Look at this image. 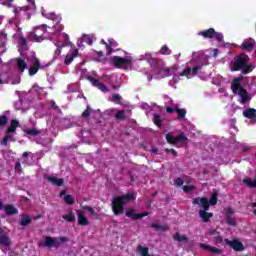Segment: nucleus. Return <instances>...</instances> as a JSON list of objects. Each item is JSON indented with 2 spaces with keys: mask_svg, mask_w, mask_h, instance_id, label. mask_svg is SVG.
I'll return each instance as SVG.
<instances>
[{
  "mask_svg": "<svg viewBox=\"0 0 256 256\" xmlns=\"http://www.w3.org/2000/svg\"><path fill=\"white\" fill-rule=\"evenodd\" d=\"M247 63H249V56L247 54H240L230 63V69L233 72L241 71L242 75H249V73L253 72L255 66Z\"/></svg>",
  "mask_w": 256,
  "mask_h": 256,
  "instance_id": "obj_1",
  "label": "nucleus"
},
{
  "mask_svg": "<svg viewBox=\"0 0 256 256\" xmlns=\"http://www.w3.org/2000/svg\"><path fill=\"white\" fill-rule=\"evenodd\" d=\"M135 199V193H127L126 195L116 196L112 200V211L114 215L119 216L125 213L126 201H133Z\"/></svg>",
  "mask_w": 256,
  "mask_h": 256,
  "instance_id": "obj_2",
  "label": "nucleus"
},
{
  "mask_svg": "<svg viewBox=\"0 0 256 256\" xmlns=\"http://www.w3.org/2000/svg\"><path fill=\"white\" fill-rule=\"evenodd\" d=\"M241 81H243L241 77L234 78L231 83V91L234 95H238L241 98L240 103L245 105L249 101V92L241 86Z\"/></svg>",
  "mask_w": 256,
  "mask_h": 256,
  "instance_id": "obj_3",
  "label": "nucleus"
},
{
  "mask_svg": "<svg viewBox=\"0 0 256 256\" xmlns=\"http://www.w3.org/2000/svg\"><path fill=\"white\" fill-rule=\"evenodd\" d=\"M69 241V238L63 236V237H51L46 236L44 238V242L40 244L42 247H55V249H58V247L61 246V243H67Z\"/></svg>",
  "mask_w": 256,
  "mask_h": 256,
  "instance_id": "obj_4",
  "label": "nucleus"
},
{
  "mask_svg": "<svg viewBox=\"0 0 256 256\" xmlns=\"http://www.w3.org/2000/svg\"><path fill=\"white\" fill-rule=\"evenodd\" d=\"M11 238L9 237V233L3 228L0 227V249L3 253H7L11 248Z\"/></svg>",
  "mask_w": 256,
  "mask_h": 256,
  "instance_id": "obj_5",
  "label": "nucleus"
},
{
  "mask_svg": "<svg viewBox=\"0 0 256 256\" xmlns=\"http://www.w3.org/2000/svg\"><path fill=\"white\" fill-rule=\"evenodd\" d=\"M198 35H200V37H203L204 39H216L218 43H221V41H223V33L217 32L213 28L200 31L198 32Z\"/></svg>",
  "mask_w": 256,
  "mask_h": 256,
  "instance_id": "obj_6",
  "label": "nucleus"
},
{
  "mask_svg": "<svg viewBox=\"0 0 256 256\" xmlns=\"http://www.w3.org/2000/svg\"><path fill=\"white\" fill-rule=\"evenodd\" d=\"M131 63H133V59L131 58H121L119 56L112 58V65L116 67V69H127V65H131Z\"/></svg>",
  "mask_w": 256,
  "mask_h": 256,
  "instance_id": "obj_7",
  "label": "nucleus"
},
{
  "mask_svg": "<svg viewBox=\"0 0 256 256\" xmlns=\"http://www.w3.org/2000/svg\"><path fill=\"white\" fill-rule=\"evenodd\" d=\"M30 68H29V75L30 77H33V75H37L40 69H43L41 67V61H39V58L37 57H31L29 58Z\"/></svg>",
  "mask_w": 256,
  "mask_h": 256,
  "instance_id": "obj_8",
  "label": "nucleus"
},
{
  "mask_svg": "<svg viewBox=\"0 0 256 256\" xmlns=\"http://www.w3.org/2000/svg\"><path fill=\"white\" fill-rule=\"evenodd\" d=\"M165 137L169 145H177L178 143H181V141H187V136L183 133L178 136H173L171 133H167Z\"/></svg>",
  "mask_w": 256,
  "mask_h": 256,
  "instance_id": "obj_9",
  "label": "nucleus"
},
{
  "mask_svg": "<svg viewBox=\"0 0 256 256\" xmlns=\"http://www.w3.org/2000/svg\"><path fill=\"white\" fill-rule=\"evenodd\" d=\"M4 209V213L8 216L11 217L12 215H19V209L15 207L13 204H6L5 206L3 203L0 201V211Z\"/></svg>",
  "mask_w": 256,
  "mask_h": 256,
  "instance_id": "obj_10",
  "label": "nucleus"
},
{
  "mask_svg": "<svg viewBox=\"0 0 256 256\" xmlns=\"http://www.w3.org/2000/svg\"><path fill=\"white\" fill-rule=\"evenodd\" d=\"M86 79L93 85V87H96L102 93H109V88L105 86L102 82H100L98 79L94 78L93 76H86Z\"/></svg>",
  "mask_w": 256,
  "mask_h": 256,
  "instance_id": "obj_11",
  "label": "nucleus"
},
{
  "mask_svg": "<svg viewBox=\"0 0 256 256\" xmlns=\"http://www.w3.org/2000/svg\"><path fill=\"white\" fill-rule=\"evenodd\" d=\"M224 243L226 245H229V247H231V249H233L234 251H245V246H243V243L237 239L234 240H229V239H225Z\"/></svg>",
  "mask_w": 256,
  "mask_h": 256,
  "instance_id": "obj_12",
  "label": "nucleus"
},
{
  "mask_svg": "<svg viewBox=\"0 0 256 256\" xmlns=\"http://www.w3.org/2000/svg\"><path fill=\"white\" fill-rule=\"evenodd\" d=\"M192 203L194 205H200V207H202V211H209V207H210V204H209V199H207L206 197H202V198H194L192 200Z\"/></svg>",
  "mask_w": 256,
  "mask_h": 256,
  "instance_id": "obj_13",
  "label": "nucleus"
},
{
  "mask_svg": "<svg viewBox=\"0 0 256 256\" xmlns=\"http://www.w3.org/2000/svg\"><path fill=\"white\" fill-rule=\"evenodd\" d=\"M243 117L246 119H250V123L255 125L256 123V109L255 108H247L243 111Z\"/></svg>",
  "mask_w": 256,
  "mask_h": 256,
  "instance_id": "obj_14",
  "label": "nucleus"
},
{
  "mask_svg": "<svg viewBox=\"0 0 256 256\" xmlns=\"http://www.w3.org/2000/svg\"><path fill=\"white\" fill-rule=\"evenodd\" d=\"M133 209H129L126 211V217H131V219H133V221H139L140 219H142L143 217H147V215H149V212H143V213H133Z\"/></svg>",
  "mask_w": 256,
  "mask_h": 256,
  "instance_id": "obj_15",
  "label": "nucleus"
},
{
  "mask_svg": "<svg viewBox=\"0 0 256 256\" xmlns=\"http://www.w3.org/2000/svg\"><path fill=\"white\" fill-rule=\"evenodd\" d=\"M119 47V44L115 39H108V44H106V55H111L113 53V49Z\"/></svg>",
  "mask_w": 256,
  "mask_h": 256,
  "instance_id": "obj_16",
  "label": "nucleus"
},
{
  "mask_svg": "<svg viewBox=\"0 0 256 256\" xmlns=\"http://www.w3.org/2000/svg\"><path fill=\"white\" fill-rule=\"evenodd\" d=\"M79 55V50L75 49L71 53H68L64 60V65H71L73 63V59Z\"/></svg>",
  "mask_w": 256,
  "mask_h": 256,
  "instance_id": "obj_17",
  "label": "nucleus"
},
{
  "mask_svg": "<svg viewBox=\"0 0 256 256\" xmlns=\"http://www.w3.org/2000/svg\"><path fill=\"white\" fill-rule=\"evenodd\" d=\"M78 225L82 227H87L89 225V220L85 217V212L83 210L78 211Z\"/></svg>",
  "mask_w": 256,
  "mask_h": 256,
  "instance_id": "obj_18",
  "label": "nucleus"
},
{
  "mask_svg": "<svg viewBox=\"0 0 256 256\" xmlns=\"http://www.w3.org/2000/svg\"><path fill=\"white\" fill-rule=\"evenodd\" d=\"M46 179L49 183H52V185H55L56 187H63L64 180L63 178H57L53 176H46Z\"/></svg>",
  "mask_w": 256,
  "mask_h": 256,
  "instance_id": "obj_19",
  "label": "nucleus"
},
{
  "mask_svg": "<svg viewBox=\"0 0 256 256\" xmlns=\"http://www.w3.org/2000/svg\"><path fill=\"white\" fill-rule=\"evenodd\" d=\"M207 211L209 210H199V217L202 219L203 223H209V220L213 217V213Z\"/></svg>",
  "mask_w": 256,
  "mask_h": 256,
  "instance_id": "obj_20",
  "label": "nucleus"
},
{
  "mask_svg": "<svg viewBox=\"0 0 256 256\" xmlns=\"http://www.w3.org/2000/svg\"><path fill=\"white\" fill-rule=\"evenodd\" d=\"M200 247H202V249H205V251H210L211 253H214L215 255H221V253H223V250L215 246H209V245L200 243Z\"/></svg>",
  "mask_w": 256,
  "mask_h": 256,
  "instance_id": "obj_21",
  "label": "nucleus"
},
{
  "mask_svg": "<svg viewBox=\"0 0 256 256\" xmlns=\"http://www.w3.org/2000/svg\"><path fill=\"white\" fill-rule=\"evenodd\" d=\"M19 122L17 121V119H12L10 121V126L6 129L5 133L6 135H9L11 133H15V131H17V127H19Z\"/></svg>",
  "mask_w": 256,
  "mask_h": 256,
  "instance_id": "obj_22",
  "label": "nucleus"
},
{
  "mask_svg": "<svg viewBox=\"0 0 256 256\" xmlns=\"http://www.w3.org/2000/svg\"><path fill=\"white\" fill-rule=\"evenodd\" d=\"M240 47L243 51H253L255 49V41H244Z\"/></svg>",
  "mask_w": 256,
  "mask_h": 256,
  "instance_id": "obj_23",
  "label": "nucleus"
},
{
  "mask_svg": "<svg viewBox=\"0 0 256 256\" xmlns=\"http://www.w3.org/2000/svg\"><path fill=\"white\" fill-rule=\"evenodd\" d=\"M31 221H33V219L30 218L29 215L22 214L19 225H21V227H27V225H31Z\"/></svg>",
  "mask_w": 256,
  "mask_h": 256,
  "instance_id": "obj_24",
  "label": "nucleus"
},
{
  "mask_svg": "<svg viewBox=\"0 0 256 256\" xmlns=\"http://www.w3.org/2000/svg\"><path fill=\"white\" fill-rule=\"evenodd\" d=\"M16 66L18 67V71L20 73H23L27 69V62H25V60H23L22 58H17Z\"/></svg>",
  "mask_w": 256,
  "mask_h": 256,
  "instance_id": "obj_25",
  "label": "nucleus"
},
{
  "mask_svg": "<svg viewBox=\"0 0 256 256\" xmlns=\"http://www.w3.org/2000/svg\"><path fill=\"white\" fill-rule=\"evenodd\" d=\"M9 141H11L12 143H15V137H13V135L11 134H6L1 141V145H4V147H7V145L9 144Z\"/></svg>",
  "mask_w": 256,
  "mask_h": 256,
  "instance_id": "obj_26",
  "label": "nucleus"
},
{
  "mask_svg": "<svg viewBox=\"0 0 256 256\" xmlns=\"http://www.w3.org/2000/svg\"><path fill=\"white\" fill-rule=\"evenodd\" d=\"M62 218L68 223H73L75 222V212L70 211L68 214L63 215Z\"/></svg>",
  "mask_w": 256,
  "mask_h": 256,
  "instance_id": "obj_27",
  "label": "nucleus"
},
{
  "mask_svg": "<svg viewBox=\"0 0 256 256\" xmlns=\"http://www.w3.org/2000/svg\"><path fill=\"white\" fill-rule=\"evenodd\" d=\"M153 123L156 125V127H163V120L161 119V115L159 114H154L153 115Z\"/></svg>",
  "mask_w": 256,
  "mask_h": 256,
  "instance_id": "obj_28",
  "label": "nucleus"
},
{
  "mask_svg": "<svg viewBox=\"0 0 256 256\" xmlns=\"http://www.w3.org/2000/svg\"><path fill=\"white\" fill-rule=\"evenodd\" d=\"M24 133H26V135H31V137H37V135H41V131L33 128V129H25Z\"/></svg>",
  "mask_w": 256,
  "mask_h": 256,
  "instance_id": "obj_29",
  "label": "nucleus"
},
{
  "mask_svg": "<svg viewBox=\"0 0 256 256\" xmlns=\"http://www.w3.org/2000/svg\"><path fill=\"white\" fill-rule=\"evenodd\" d=\"M115 119L118 121H125L127 119V116L125 115V110H118L115 114Z\"/></svg>",
  "mask_w": 256,
  "mask_h": 256,
  "instance_id": "obj_30",
  "label": "nucleus"
},
{
  "mask_svg": "<svg viewBox=\"0 0 256 256\" xmlns=\"http://www.w3.org/2000/svg\"><path fill=\"white\" fill-rule=\"evenodd\" d=\"M55 45L57 47V49L55 50V57H59V55H61L63 47L67 46V42H64L62 44L56 43Z\"/></svg>",
  "mask_w": 256,
  "mask_h": 256,
  "instance_id": "obj_31",
  "label": "nucleus"
},
{
  "mask_svg": "<svg viewBox=\"0 0 256 256\" xmlns=\"http://www.w3.org/2000/svg\"><path fill=\"white\" fill-rule=\"evenodd\" d=\"M174 241H178V243H182V241H189L187 236H181L179 232L174 234Z\"/></svg>",
  "mask_w": 256,
  "mask_h": 256,
  "instance_id": "obj_32",
  "label": "nucleus"
},
{
  "mask_svg": "<svg viewBox=\"0 0 256 256\" xmlns=\"http://www.w3.org/2000/svg\"><path fill=\"white\" fill-rule=\"evenodd\" d=\"M137 251L138 253H140L141 256H151L149 255V248L147 247L138 246Z\"/></svg>",
  "mask_w": 256,
  "mask_h": 256,
  "instance_id": "obj_33",
  "label": "nucleus"
},
{
  "mask_svg": "<svg viewBox=\"0 0 256 256\" xmlns=\"http://www.w3.org/2000/svg\"><path fill=\"white\" fill-rule=\"evenodd\" d=\"M64 201L66 205H75V198L71 194H67L64 196Z\"/></svg>",
  "mask_w": 256,
  "mask_h": 256,
  "instance_id": "obj_34",
  "label": "nucleus"
},
{
  "mask_svg": "<svg viewBox=\"0 0 256 256\" xmlns=\"http://www.w3.org/2000/svg\"><path fill=\"white\" fill-rule=\"evenodd\" d=\"M176 113L178 115V119H185V116L187 115V110L183 108H176Z\"/></svg>",
  "mask_w": 256,
  "mask_h": 256,
  "instance_id": "obj_35",
  "label": "nucleus"
},
{
  "mask_svg": "<svg viewBox=\"0 0 256 256\" xmlns=\"http://www.w3.org/2000/svg\"><path fill=\"white\" fill-rule=\"evenodd\" d=\"M123 98L121 97V95H119V94H113L112 95V98H111V101H112V103H116V105H119V103H121V100H122Z\"/></svg>",
  "mask_w": 256,
  "mask_h": 256,
  "instance_id": "obj_36",
  "label": "nucleus"
},
{
  "mask_svg": "<svg viewBox=\"0 0 256 256\" xmlns=\"http://www.w3.org/2000/svg\"><path fill=\"white\" fill-rule=\"evenodd\" d=\"M226 223L231 227H235V225H237V222L235 221V218H233V216H226Z\"/></svg>",
  "mask_w": 256,
  "mask_h": 256,
  "instance_id": "obj_37",
  "label": "nucleus"
},
{
  "mask_svg": "<svg viewBox=\"0 0 256 256\" xmlns=\"http://www.w3.org/2000/svg\"><path fill=\"white\" fill-rule=\"evenodd\" d=\"M83 119H90L91 118V107L87 106L85 111L82 113Z\"/></svg>",
  "mask_w": 256,
  "mask_h": 256,
  "instance_id": "obj_38",
  "label": "nucleus"
},
{
  "mask_svg": "<svg viewBox=\"0 0 256 256\" xmlns=\"http://www.w3.org/2000/svg\"><path fill=\"white\" fill-rule=\"evenodd\" d=\"M7 123H9V118L7 117V115H1L0 116V127H5V125H7Z\"/></svg>",
  "mask_w": 256,
  "mask_h": 256,
  "instance_id": "obj_39",
  "label": "nucleus"
},
{
  "mask_svg": "<svg viewBox=\"0 0 256 256\" xmlns=\"http://www.w3.org/2000/svg\"><path fill=\"white\" fill-rule=\"evenodd\" d=\"M162 77H171V68H165L159 72Z\"/></svg>",
  "mask_w": 256,
  "mask_h": 256,
  "instance_id": "obj_40",
  "label": "nucleus"
},
{
  "mask_svg": "<svg viewBox=\"0 0 256 256\" xmlns=\"http://www.w3.org/2000/svg\"><path fill=\"white\" fill-rule=\"evenodd\" d=\"M161 55H171V50H169V47L167 45L162 46L160 49Z\"/></svg>",
  "mask_w": 256,
  "mask_h": 256,
  "instance_id": "obj_41",
  "label": "nucleus"
},
{
  "mask_svg": "<svg viewBox=\"0 0 256 256\" xmlns=\"http://www.w3.org/2000/svg\"><path fill=\"white\" fill-rule=\"evenodd\" d=\"M218 197L217 193L212 194L210 197V201H208L209 205H217Z\"/></svg>",
  "mask_w": 256,
  "mask_h": 256,
  "instance_id": "obj_42",
  "label": "nucleus"
},
{
  "mask_svg": "<svg viewBox=\"0 0 256 256\" xmlns=\"http://www.w3.org/2000/svg\"><path fill=\"white\" fill-rule=\"evenodd\" d=\"M196 189L197 188L195 186H189V185L183 186L184 193H191V191H195Z\"/></svg>",
  "mask_w": 256,
  "mask_h": 256,
  "instance_id": "obj_43",
  "label": "nucleus"
},
{
  "mask_svg": "<svg viewBox=\"0 0 256 256\" xmlns=\"http://www.w3.org/2000/svg\"><path fill=\"white\" fill-rule=\"evenodd\" d=\"M151 227H152V229H155V231H165L164 226L157 224V223H152Z\"/></svg>",
  "mask_w": 256,
  "mask_h": 256,
  "instance_id": "obj_44",
  "label": "nucleus"
},
{
  "mask_svg": "<svg viewBox=\"0 0 256 256\" xmlns=\"http://www.w3.org/2000/svg\"><path fill=\"white\" fill-rule=\"evenodd\" d=\"M191 75V67H187L180 73V77H187Z\"/></svg>",
  "mask_w": 256,
  "mask_h": 256,
  "instance_id": "obj_45",
  "label": "nucleus"
},
{
  "mask_svg": "<svg viewBox=\"0 0 256 256\" xmlns=\"http://www.w3.org/2000/svg\"><path fill=\"white\" fill-rule=\"evenodd\" d=\"M82 209H84V211H88V213H90V215H97V213L91 206H83Z\"/></svg>",
  "mask_w": 256,
  "mask_h": 256,
  "instance_id": "obj_46",
  "label": "nucleus"
},
{
  "mask_svg": "<svg viewBox=\"0 0 256 256\" xmlns=\"http://www.w3.org/2000/svg\"><path fill=\"white\" fill-rule=\"evenodd\" d=\"M202 68H203V66H194V67L191 69L192 75H193V76L198 75V74H199V71H201Z\"/></svg>",
  "mask_w": 256,
  "mask_h": 256,
  "instance_id": "obj_47",
  "label": "nucleus"
},
{
  "mask_svg": "<svg viewBox=\"0 0 256 256\" xmlns=\"http://www.w3.org/2000/svg\"><path fill=\"white\" fill-rule=\"evenodd\" d=\"M16 173H23V168L21 167V162L17 161L15 163V167H14Z\"/></svg>",
  "mask_w": 256,
  "mask_h": 256,
  "instance_id": "obj_48",
  "label": "nucleus"
},
{
  "mask_svg": "<svg viewBox=\"0 0 256 256\" xmlns=\"http://www.w3.org/2000/svg\"><path fill=\"white\" fill-rule=\"evenodd\" d=\"M164 151H165V153H171L172 155H173V157H177V151L175 150V149H173V148H165L164 149Z\"/></svg>",
  "mask_w": 256,
  "mask_h": 256,
  "instance_id": "obj_49",
  "label": "nucleus"
},
{
  "mask_svg": "<svg viewBox=\"0 0 256 256\" xmlns=\"http://www.w3.org/2000/svg\"><path fill=\"white\" fill-rule=\"evenodd\" d=\"M243 181L248 187H253V180H251V178H245Z\"/></svg>",
  "mask_w": 256,
  "mask_h": 256,
  "instance_id": "obj_50",
  "label": "nucleus"
},
{
  "mask_svg": "<svg viewBox=\"0 0 256 256\" xmlns=\"http://www.w3.org/2000/svg\"><path fill=\"white\" fill-rule=\"evenodd\" d=\"M215 243H223V236L217 235L214 237Z\"/></svg>",
  "mask_w": 256,
  "mask_h": 256,
  "instance_id": "obj_51",
  "label": "nucleus"
},
{
  "mask_svg": "<svg viewBox=\"0 0 256 256\" xmlns=\"http://www.w3.org/2000/svg\"><path fill=\"white\" fill-rule=\"evenodd\" d=\"M175 185L177 186V187H182V185H183V179H181V178H176V180H175Z\"/></svg>",
  "mask_w": 256,
  "mask_h": 256,
  "instance_id": "obj_52",
  "label": "nucleus"
},
{
  "mask_svg": "<svg viewBox=\"0 0 256 256\" xmlns=\"http://www.w3.org/2000/svg\"><path fill=\"white\" fill-rule=\"evenodd\" d=\"M233 208H231V207H228L227 209H226V217H232V215H233Z\"/></svg>",
  "mask_w": 256,
  "mask_h": 256,
  "instance_id": "obj_53",
  "label": "nucleus"
},
{
  "mask_svg": "<svg viewBox=\"0 0 256 256\" xmlns=\"http://www.w3.org/2000/svg\"><path fill=\"white\" fill-rule=\"evenodd\" d=\"M34 39L37 43H41L43 41V37L37 35V34H34Z\"/></svg>",
  "mask_w": 256,
  "mask_h": 256,
  "instance_id": "obj_54",
  "label": "nucleus"
},
{
  "mask_svg": "<svg viewBox=\"0 0 256 256\" xmlns=\"http://www.w3.org/2000/svg\"><path fill=\"white\" fill-rule=\"evenodd\" d=\"M176 112V108L174 109V108H172L171 106H168L167 108H166V113H175Z\"/></svg>",
  "mask_w": 256,
  "mask_h": 256,
  "instance_id": "obj_55",
  "label": "nucleus"
},
{
  "mask_svg": "<svg viewBox=\"0 0 256 256\" xmlns=\"http://www.w3.org/2000/svg\"><path fill=\"white\" fill-rule=\"evenodd\" d=\"M20 45H22V47H24V45H27V39H25L24 37H20Z\"/></svg>",
  "mask_w": 256,
  "mask_h": 256,
  "instance_id": "obj_56",
  "label": "nucleus"
},
{
  "mask_svg": "<svg viewBox=\"0 0 256 256\" xmlns=\"http://www.w3.org/2000/svg\"><path fill=\"white\" fill-rule=\"evenodd\" d=\"M158 152H159V148L158 147H154V148L151 149V153L153 155H157Z\"/></svg>",
  "mask_w": 256,
  "mask_h": 256,
  "instance_id": "obj_57",
  "label": "nucleus"
},
{
  "mask_svg": "<svg viewBox=\"0 0 256 256\" xmlns=\"http://www.w3.org/2000/svg\"><path fill=\"white\" fill-rule=\"evenodd\" d=\"M100 43L101 45H105L106 48H107V45H109V42H106L105 39H102Z\"/></svg>",
  "mask_w": 256,
  "mask_h": 256,
  "instance_id": "obj_58",
  "label": "nucleus"
},
{
  "mask_svg": "<svg viewBox=\"0 0 256 256\" xmlns=\"http://www.w3.org/2000/svg\"><path fill=\"white\" fill-rule=\"evenodd\" d=\"M210 235H219V232L217 230L210 231Z\"/></svg>",
  "mask_w": 256,
  "mask_h": 256,
  "instance_id": "obj_59",
  "label": "nucleus"
},
{
  "mask_svg": "<svg viewBox=\"0 0 256 256\" xmlns=\"http://www.w3.org/2000/svg\"><path fill=\"white\" fill-rule=\"evenodd\" d=\"M88 45H93V38L88 37Z\"/></svg>",
  "mask_w": 256,
  "mask_h": 256,
  "instance_id": "obj_60",
  "label": "nucleus"
},
{
  "mask_svg": "<svg viewBox=\"0 0 256 256\" xmlns=\"http://www.w3.org/2000/svg\"><path fill=\"white\" fill-rule=\"evenodd\" d=\"M97 55H98V57H103L104 53H103V51H98Z\"/></svg>",
  "mask_w": 256,
  "mask_h": 256,
  "instance_id": "obj_61",
  "label": "nucleus"
},
{
  "mask_svg": "<svg viewBox=\"0 0 256 256\" xmlns=\"http://www.w3.org/2000/svg\"><path fill=\"white\" fill-rule=\"evenodd\" d=\"M22 157H24V158L29 157V152H24V153L22 154Z\"/></svg>",
  "mask_w": 256,
  "mask_h": 256,
  "instance_id": "obj_62",
  "label": "nucleus"
},
{
  "mask_svg": "<svg viewBox=\"0 0 256 256\" xmlns=\"http://www.w3.org/2000/svg\"><path fill=\"white\" fill-rule=\"evenodd\" d=\"M252 187H256V178L252 181Z\"/></svg>",
  "mask_w": 256,
  "mask_h": 256,
  "instance_id": "obj_63",
  "label": "nucleus"
},
{
  "mask_svg": "<svg viewBox=\"0 0 256 256\" xmlns=\"http://www.w3.org/2000/svg\"><path fill=\"white\" fill-rule=\"evenodd\" d=\"M8 255H9V256H14V255H15V252L10 251V252H8Z\"/></svg>",
  "mask_w": 256,
  "mask_h": 256,
  "instance_id": "obj_64",
  "label": "nucleus"
}]
</instances>
